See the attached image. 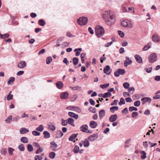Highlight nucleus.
Returning a JSON list of instances; mask_svg holds the SVG:
<instances>
[{"mask_svg":"<svg viewBox=\"0 0 160 160\" xmlns=\"http://www.w3.org/2000/svg\"><path fill=\"white\" fill-rule=\"evenodd\" d=\"M102 17L107 24L111 26L115 21V16L109 10L105 11L102 14Z\"/></svg>","mask_w":160,"mask_h":160,"instance_id":"obj_1","label":"nucleus"},{"mask_svg":"<svg viewBox=\"0 0 160 160\" xmlns=\"http://www.w3.org/2000/svg\"><path fill=\"white\" fill-rule=\"evenodd\" d=\"M95 34L98 38H100L102 36L105 32L103 28L99 26H97L95 28Z\"/></svg>","mask_w":160,"mask_h":160,"instance_id":"obj_2","label":"nucleus"},{"mask_svg":"<svg viewBox=\"0 0 160 160\" xmlns=\"http://www.w3.org/2000/svg\"><path fill=\"white\" fill-rule=\"evenodd\" d=\"M88 19L86 17H81L77 20V23L80 25H85L88 22Z\"/></svg>","mask_w":160,"mask_h":160,"instance_id":"obj_3","label":"nucleus"},{"mask_svg":"<svg viewBox=\"0 0 160 160\" xmlns=\"http://www.w3.org/2000/svg\"><path fill=\"white\" fill-rule=\"evenodd\" d=\"M157 59V56L156 53H152L149 56L148 60V62L151 63L156 62Z\"/></svg>","mask_w":160,"mask_h":160,"instance_id":"obj_4","label":"nucleus"},{"mask_svg":"<svg viewBox=\"0 0 160 160\" xmlns=\"http://www.w3.org/2000/svg\"><path fill=\"white\" fill-rule=\"evenodd\" d=\"M121 25L122 27H128L130 28H132L133 26L131 22L127 20L122 21Z\"/></svg>","mask_w":160,"mask_h":160,"instance_id":"obj_5","label":"nucleus"},{"mask_svg":"<svg viewBox=\"0 0 160 160\" xmlns=\"http://www.w3.org/2000/svg\"><path fill=\"white\" fill-rule=\"evenodd\" d=\"M88 126L86 124L83 125L80 127V129L81 131L83 132L91 133L92 132L88 129Z\"/></svg>","mask_w":160,"mask_h":160,"instance_id":"obj_6","label":"nucleus"},{"mask_svg":"<svg viewBox=\"0 0 160 160\" xmlns=\"http://www.w3.org/2000/svg\"><path fill=\"white\" fill-rule=\"evenodd\" d=\"M152 41L156 43L160 42V37L156 34H153L152 37Z\"/></svg>","mask_w":160,"mask_h":160,"instance_id":"obj_7","label":"nucleus"},{"mask_svg":"<svg viewBox=\"0 0 160 160\" xmlns=\"http://www.w3.org/2000/svg\"><path fill=\"white\" fill-rule=\"evenodd\" d=\"M141 100L142 101V104L144 105L146 102L150 103L151 102V99L149 97H144L142 98Z\"/></svg>","mask_w":160,"mask_h":160,"instance_id":"obj_8","label":"nucleus"},{"mask_svg":"<svg viewBox=\"0 0 160 160\" xmlns=\"http://www.w3.org/2000/svg\"><path fill=\"white\" fill-rule=\"evenodd\" d=\"M126 60L124 62V66L127 67L128 65H130L132 63V61L129 59L128 57H126Z\"/></svg>","mask_w":160,"mask_h":160,"instance_id":"obj_9","label":"nucleus"},{"mask_svg":"<svg viewBox=\"0 0 160 160\" xmlns=\"http://www.w3.org/2000/svg\"><path fill=\"white\" fill-rule=\"evenodd\" d=\"M98 136L97 134H92L89 137L88 139L90 141H93L96 139L98 138Z\"/></svg>","mask_w":160,"mask_h":160,"instance_id":"obj_10","label":"nucleus"},{"mask_svg":"<svg viewBox=\"0 0 160 160\" xmlns=\"http://www.w3.org/2000/svg\"><path fill=\"white\" fill-rule=\"evenodd\" d=\"M134 57L137 62L139 63H142V58L138 55L136 54L134 56Z\"/></svg>","mask_w":160,"mask_h":160,"instance_id":"obj_11","label":"nucleus"},{"mask_svg":"<svg viewBox=\"0 0 160 160\" xmlns=\"http://www.w3.org/2000/svg\"><path fill=\"white\" fill-rule=\"evenodd\" d=\"M69 94L67 92H62L60 94V98L62 99H66L67 98Z\"/></svg>","mask_w":160,"mask_h":160,"instance_id":"obj_12","label":"nucleus"},{"mask_svg":"<svg viewBox=\"0 0 160 160\" xmlns=\"http://www.w3.org/2000/svg\"><path fill=\"white\" fill-rule=\"evenodd\" d=\"M118 118L117 114H114L111 115L109 118V121L111 122H113L115 121Z\"/></svg>","mask_w":160,"mask_h":160,"instance_id":"obj_13","label":"nucleus"},{"mask_svg":"<svg viewBox=\"0 0 160 160\" xmlns=\"http://www.w3.org/2000/svg\"><path fill=\"white\" fill-rule=\"evenodd\" d=\"M110 70V67L108 65L106 66L104 68L103 72H104L108 75H109L110 73L111 72H109V71Z\"/></svg>","mask_w":160,"mask_h":160,"instance_id":"obj_14","label":"nucleus"},{"mask_svg":"<svg viewBox=\"0 0 160 160\" xmlns=\"http://www.w3.org/2000/svg\"><path fill=\"white\" fill-rule=\"evenodd\" d=\"M26 65V62L24 61H22L18 63V67L19 68H23L25 67Z\"/></svg>","mask_w":160,"mask_h":160,"instance_id":"obj_15","label":"nucleus"},{"mask_svg":"<svg viewBox=\"0 0 160 160\" xmlns=\"http://www.w3.org/2000/svg\"><path fill=\"white\" fill-rule=\"evenodd\" d=\"M97 123L94 121H92L90 122L89 126L92 128H95L97 127Z\"/></svg>","mask_w":160,"mask_h":160,"instance_id":"obj_16","label":"nucleus"},{"mask_svg":"<svg viewBox=\"0 0 160 160\" xmlns=\"http://www.w3.org/2000/svg\"><path fill=\"white\" fill-rule=\"evenodd\" d=\"M57 145L55 143L54 141L51 142V149L53 151H55L56 150V147Z\"/></svg>","mask_w":160,"mask_h":160,"instance_id":"obj_17","label":"nucleus"},{"mask_svg":"<svg viewBox=\"0 0 160 160\" xmlns=\"http://www.w3.org/2000/svg\"><path fill=\"white\" fill-rule=\"evenodd\" d=\"M56 135V138H61L63 135V133L60 130H58L56 132H54Z\"/></svg>","mask_w":160,"mask_h":160,"instance_id":"obj_18","label":"nucleus"},{"mask_svg":"<svg viewBox=\"0 0 160 160\" xmlns=\"http://www.w3.org/2000/svg\"><path fill=\"white\" fill-rule=\"evenodd\" d=\"M29 130L27 128H22L20 130V133L21 134H24L28 132H29Z\"/></svg>","mask_w":160,"mask_h":160,"instance_id":"obj_19","label":"nucleus"},{"mask_svg":"<svg viewBox=\"0 0 160 160\" xmlns=\"http://www.w3.org/2000/svg\"><path fill=\"white\" fill-rule=\"evenodd\" d=\"M105 114V111L104 110H101L99 111V115L100 119H102Z\"/></svg>","mask_w":160,"mask_h":160,"instance_id":"obj_20","label":"nucleus"},{"mask_svg":"<svg viewBox=\"0 0 160 160\" xmlns=\"http://www.w3.org/2000/svg\"><path fill=\"white\" fill-rule=\"evenodd\" d=\"M68 115L70 117L73 118L77 119L78 118V114H76L74 113L69 112L68 113Z\"/></svg>","mask_w":160,"mask_h":160,"instance_id":"obj_21","label":"nucleus"},{"mask_svg":"<svg viewBox=\"0 0 160 160\" xmlns=\"http://www.w3.org/2000/svg\"><path fill=\"white\" fill-rule=\"evenodd\" d=\"M82 51V49L81 48L75 49L74 50V52H76L75 53L76 56H79L80 55L81 52Z\"/></svg>","mask_w":160,"mask_h":160,"instance_id":"obj_22","label":"nucleus"},{"mask_svg":"<svg viewBox=\"0 0 160 160\" xmlns=\"http://www.w3.org/2000/svg\"><path fill=\"white\" fill-rule=\"evenodd\" d=\"M20 141L23 143H26L28 142V138L23 137L21 138Z\"/></svg>","mask_w":160,"mask_h":160,"instance_id":"obj_23","label":"nucleus"},{"mask_svg":"<svg viewBox=\"0 0 160 160\" xmlns=\"http://www.w3.org/2000/svg\"><path fill=\"white\" fill-rule=\"evenodd\" d=\"M68 122L69 124L71 125L73 127H75V124L74 123V119L71 118H69L68 120Z\"/></svg>","mask_w":160,"mask_h":160,"instance_id":"obj_24","label":"nucleus"},{"mask_svg":"<svg viewBox=\"0 0 160 160\" xmlns=\"http://www.w3.org/2000/svg\"><path fill=\"white\" fill-rule=\"evenodd\" d=\"M72 110L76 111L78 113H80L81 112V109L78 107L77 106H72Z\"/></svg>","mask_w":160,"mask_h":160,"instance_id":"obj_25","label":"nucleus"},{"mask_svg":"<svg viewBox=\"0 0 160 160\" xmlns=\"http://www.w3.org/2000/svg\"><path fill=\"white\" fill-rule=\"evenodd\" d=\"M57 88L58 89L62 88L63 86V83L61 81H58L56 83Z\"/></svg>","mask_w":160,"mask_h":160,"instance_id":"obj_26","label":"nucleus"},{"mask_svg":"<svg viewBox=\"0 0 160 160\" xmlns=\"http://www.w3.org/2000/svg\"><path fill=\"white\" fill-rule=\"evenodd\" d=\"M151 43H149L147 45H145L142 48L143 51H146L150 48H151Z\"/></svg>","mask_w":160,"mask_h":160,"instance_id":"obj_27","label":"nucleus"},{"mask_svg":"<svg viewBox=\"0 0 160 160\" xmlns=\"http://www.w3.org/2000/svg\"><path fill=\"white\" fill-rule=\"evenodd\" d=\"M44 135V138H49L50 137V134L49 132L47 131H44L43 132Z\"/></svg>","mask_w":160,"mask_h":160,"instance_id":"obj_28","label":"nucleus"},{"mask_svg":"<svg viewBox=\"0 0 160 160\" xmlns=\"http://www.w3.org/2000/svg\"><path fill=\"white\" fill-rule=\"evenodd\" d=\"M89 145V142L88 139H86L83 142V146L85 147H87Z\"/></svg>","mask_w":160,"mask_h":160,"instance_id":"obj_29","label":"nucleus"},{"mask_svg":"<svg viewBox=\"0 0 160 160\" xmlns=\"http://www.w3.org/2000/svg\"><path fill=\"white\" fill-rule=\"evenodd\" d=\"M36 130L38 131L42 132L44 130V127L42 125H40L38 127L36 128Z\"/></svg>","mask_w":160,"mask_h":160,"instance_id":"obj_30","label":"nucleus"},{"mask_svg":"<svg viewBox=\"0 0 160 160\" xmlns=\"http://www.w3.org/2000/svg\"><path fill=\"white\" fill-rule=\"evenodd\" d=\"M110 109L111 112L114 113L115 111L118 110V108L117 106H113L111 107Z\"/></svg>","mask_w":160,"mask_h":160,"instance_id":"obj_31","label":"nucleus"},{"mask_svg":"<svg viewBox=\"0 0 160 160\" xmlns=\"http://www.w3.org/2000/svg\"><path fill=\"white\" fill-rule=\"evenodd\" d=\"M15 80L14 77H11L10 78L9 80L8 81L7 83L8 84H11Z\"/></svg>","mask_w":160,"mask_h":160,"instance_id":"obj_32","label":"nucleus"},{"mask_svg":"<svg viewBox=\"0 0 160 160\" xmlns=\"http://www.w3.org/2000/svg\"><path fill=\"white\" fill-rule=\"evenodd\" d=\"M18 148L21 151H23L25 150L24 146L22 144H21L19 145Z\"/></svg>","mask_w":160,"mask_h":160,"instance_id":"obj_33","label":"nucleus"},{"mask_svg":"<svg viewBox=\"0 0 160 160\" xmlns=\"http://www.w3.org/2000/svg\"><path fill=\"white\" fill-rule=\"evenodd\" d=\"M78 61L79 59L78 58L75 57L72 59L73 63L74 65H77L78 63Z\"/></svg>","mask_w":160,"mask_h":160,"instance_id":"obj_34","label":"nucleus"},{"mask_svg":"<svg viewBox=\"0 0 160 160\" xmlns=\"http://www.w3.org/2000/svg\"><path fill=\"white\" fill-rule=\"evenodd\" d=\"M27 149L29 152H32L33 151V147L32 145L29 144L27 146Z\"/></svg>","mask_w":160,"mask_h":160,"instance_id":"obj_35","label":"nucleus"},{"mask_svg":"<svg viewBox=\"0 0 160 160\" xmlns=\"http://www.w3.org/2000/svg\"><path fill=\"white\" fill-rule=\"evenodd\" d=\"M77 134H72L69 138V140L70 141H72L76 137Z\"/></svg>","mask_w":160,"mask_h":160,"instance_id":"obj_36","label":"nucleus"},{"mask_svg":"<svg viewBox=\"0 0 160 160\" xmlns=\"http://www.w3.org/2000/svg\"><path fill=\"white\" fill-rule=\"evenodd\" d=\"M112 95L111 93L108 92L103 94V98H108L111 96Z\"/></svg>","mask_w":160,"mask_h":160,"instance_id":"obj_37","label":"nucleus"},{"mask_svg":"<svg viewBox=\"0 0 160 160\" xmlns=\"http://www.w3.org/2000/svg\"><path fill=\"white\" fill-rule=\"evenodd\" d=\"M140 153L142 154L141 158L142 159H144L146 158V153L144 151H142L140 152Z\"/></svg>","mask_w":160,"mask_h":160,"instance_id":"obj_38","label":"nucleus"},{"mask_svg":"<svg viewBox=\"0 0 160 160\" xmlns=\"http://www.w3.org/2000/svg\"><path fill=\"white\" fill-rule=\"evenodd\" d=\"M9 36V35L8 33H5L4 34H0V37L2 38H8Z\"/></svg>","mask_w":160,"mask_h":160,"instance_id":"obj_39","label":"nucleus"},{"mask_svg":"<svg viewBox=\"0 0 160 160\" xmlns=\"http://www.w3.org/2000/svg\"><path fill=\"white\" fill-rule=\"evenodd\" d=\"M12 92L10 91L7 97V100L8 101L10 100L13 98V95L11 94Z\"/></svg>","mask_w":160,"mask_h":160,"instance_id":"obj_40","label":"nucleus"},{"mask_svg":"<svg viewBox=\"0 0 160 160\" xmlns=\"http://www.w3.org/2000/svg\"><path fill=\"white\" fill-rule=\"evenodd\" d=\"M39 25L41 26H44L46 24L45 22L43 19H40L38 21Z\"/></svg>","mask_w":160,"mask_h":160,"instance_id":"obj_41","label":"nucleus"},{"mask_svg":"<svg viewBox=\"0 0 160 160\" xmlns=\"http://www.w3.org/2000/svg\"><path fill=\"white\" fill-rule=\"evenodd\" d=\"M79 147L78 146H76L73 149V151L74 153H76L79 152Z\"/></svg>","mask_w":160,"mask_h":160,"instance_id":"obj_42","label":"nucleus"},{"mask_svg":"<svg viewBox=\"0 0 160 160\" xmlns=\"http://www.w3.org/2000/svg\"><path fill=\"white\" fill-rule=\"evenodd\" d=\"M8 152L9 154L10 155H12L13 154V152L14 151V149L12 148L9 147L8 148Z\"/></svg>","mask_w":160,"mask_h":160,"instance_id":"obj_43","label":"nucleus"},{"mask_svg":"<svg viewBox=\"0 0 160 160\" xmlns=\"http://www.w3.org/2000/svg\"><path fill=\"white\" fill-rule=\"evenodd\" d=\"M125 103V101L124 99L122 98H120V101L119 102V105L120 106L122 105V104H124Z\"/></svg>","mask_w":160,"mask_h":160,"instance_id":"obj_44","label":"nucleus"},{"mask_svg":"<svg viewBox=\"0 0 160 160\" xmlns=\"http://www.w3.org/2000/svg\"><path fill=\"white\" fill-rule=\"evenodd\" d=\"M109 86V83H106L104 84H102L100 85V87L102 89L105 88Z\"/></svg>","mask_w":160,"mask_h":160,"instance_id":"obj_45","label":"nucleus"},{"mask_svg":"<svg viewBox=\"0 0 160 160\" xmlns=\"http://www.w3.org/2000/svg\"><path fill=\"white\" fill-rule=\"evenodd\" d=\"M69 88L74 91L79 90L81 89V87L79 86H76L74 87H70Z\"/></svg>","mask_w":160,"mask_h":160,"instance_id":"obj_46","label":"nucleus"},{"mask_svg":"<svg viewBox=\"0 0 160 160\" xmlns=\"http://www.w3.org/2000/svg\"><path fill=\"white\" fill-rule=\"evenodd\" d=\"M123 85L125 88L127 89L129 88L130 84L128 82H125L123 83Z\"/></svg>","mask_w":160,"mask_h":160,"instance_id":"obj_47","label":"nucleus"},{"mask_svg":"<svg viewBox=\"0 0 160 160\" xmlns=\"http://www.w3.org/2000/svg\"><path fill=\"white\" fill-rule=\"evenodd\" d=\"M119 73L120 74L123 75L125 73V71L124 69H118Z\"/></svg>","mask_w":160,"mask_h":160,"instance_id":"obj_48","label":"nucleus"},{"mask_svg":"<svg viewBox=\"0 0 160 160\" xmlns=\"http://www.w3.org/2000/svg\"><path fill=\"white\" fill-rule=\"evenodd\" d=\"M129 111L130 112H132L133 111H137L138 110V108L134 107H130L129 108Z\"/></svg>","mask_w":160,"mask_h":160,"instance_id":"obj_49","label":"nucleus"},{"mask_svg":"<svg viewBox=\"0 0 160 160\" xmlns=\"http://www.w3.org/2000/svg\"><path fill=\"white\" fill-rule=\"evenodd\" d=\"M62 122H61V124L62 126H65L68 123L67 120H64L63 119H62Z\"/></svg>","mask_w":160,"mask_h":160,"instance_id":"obj_50","label":"nucleus"},{"mask_svg":"<svg viewBox=\"0 0 160 160\" xmlns=\"http://www.w3.org/2000/svg\"><path fill=\"white\" fill-rule=\"evenodd\" d=\"M78 97V95L77 94H74L73 95L72 98H71V101L73 102L76 100Z\"/></svg>","mask_w":160,"mask_h":160,"instance_id":"obj_51","label":"nucleus"},{"mask_svg":"<svg viewBox=\"0 0 160 160\" xmlns=\"http://www.w3.org/2000/svg\"><path fill=\"white\" fill-rule=\"evenodd\" d=\"M43 150V148L42 147H40L36 151V154H38L40 152H42Z\"/></svg>","mask_w":160,"mask_h":160,"instance_id":"obj_52","label":"nucleus"},{"mask_svg":"<svg viewBox=\"0 0 160 160\" xmlns=\"http://www.w3.org/2000/svg\"><path fill=\"white\" fill-rule=\"evenodd\" d=\"M34 158L35 160H42V157L41 156L36 155Z\"/></svg>","mask_w":160,"mask_h":160,"instance_id":"obj_53","label":"nucleus"},{"mask_svg":"<svg viewBox=\"0 0 160 160\" xmlns=\"http://www.w3.org/2000/svg\"><path fill=\"white\" fill-rule=\"evenodd\" d=\"M32 134L35 136H39L40 134V133L37 131H34L32 132Z\"/></svg>","mask_w":160,"mask_h":160,"instance_id":"obj_54","label":"nucleus"},{"mask_svg":"<svg viewBox=\"0 0 160 160\" xmlns=\"http://www.w3.org/2000/svg\"><path fill=\"white\" fill-rule=\"evenodd\" d=\"M96 108H92L90 107L89 108V110L90 112H92L93 113H95L96 112Z\"/></svg>","mask_w":160,"mask_h":160,"instance_id":"obj_55","label":"nucleus"},{"mask_svg":"<svg viewBox=\"0 0 160 160\" xmlns=\"http://www.w3.org/2000/svg\"><path fill=\"white\" fill-rule=\"evenodd\" d=\"M7 123H10L12 121V117L10 116L8 118L5 120Z\"/></svg>","mask_w":160,"mask_h":160,"instance_id":"obj_56","label":"nucleus"},{"mask_svg":"<svg viewBox=\"0 0 160 160\" xmlns=\"http://www.w3.org/2000/svg\"><path fill=\"white\" fill-rule=\"evenodd\" d=\"M140 101L138 100L135 101L134 103V105L136 107H139L140 105Z\"/></svg>","mask_w":160,"mask_h":160,"instance_id":"obj_57","label":"nucleus"},{"mask_svg":"<svg viewBox=\"0 0 160 160\" xmlns=\"http://www.w3.org/2000/svg\"><path fill=\"white\" fill-rule=\"evenodd\" d=\"M7 152V149L6 148H3L1 149V152L2 154L5 155Z\"/></svg>","mask_w":160,"mask_h":160,"instance_id":"obj_58","label":"nucleus"},{"mask_svg":"<svg viewBox=\"0 0 160 160\" xmlns=\"http://www.w3.org/2000/svg\"><path fill=\"white\" fill-rule=\"evenodd\" d=\"M138 113L137 112H133L132 113V118H134L138 116Z\"/></svg>","mask_w":160,"mask_h":160,"instance_id":"obj_59","label":"nucleus"},{"mask_svg":"<svg viewBox=\"0 0 160 160\" xmlns=\"http://www.w3.org/2000/svg\"><path fill=\"white\" fill-rule=\"evenodd\" d=\"M118 33L119 36L123 38L124 36V33L122 31H118Z\"/></svg>","mask_w":160,"mask_h":160,"instance_id":"obj_60","label":"nucleus"},{"mask_svg":"<svg viewBox=\"0 0 160 160\" xmlns=\"http://www.w3.org/2000/svg\"><path fill=\"white\" fill-rule=\"evenodd\" d=\"M152 69V67L145 68V69L146 70V72L148 73L151 72Z\"/></svg>","mask_w":160,"mask_h":160,"instance_id":"obj_61","label":"nucleus"},{"mask_svg":"<svg viewBox=\"0 0 160 160\" xmlns=\"http://www.w3.org/2000/svg\"><path fill=\"white\" fill-rule=\"evenodd\" d=\"M63 62L65 63L67 65H68L69 62L66 58H65L63 60Z\"/></svg>","mask_w":160,"mask_h":160,"instance_id":"obj_62","label":"nucleus"},{"mask_svg":"<svg viewBox=\"0 0 160 160\" xmlns=\"http://www.w3.org/2000/svg\"><path fill=\"white\" fill-rule=\"evenodd\" d=\"M33 145L34 147H36V148H39V147H40V145L38 143L36 142H33Z\"/></svg>","mask_w":160,"mask_h":160,"instance_id":"obj_63","label":"nucleus"},{"mask_svg":"<svg viewBox=\"0 0 160 160\" xmlns=\"http://www.w3.org/2000/svg\"><path fill=\"white\" fill-rule=\"evenodd\" d=\"M24 72L23 71H19L17 73V75L18 76L22 75L24 73Z\"/></svg>","mask_w":160,"mask_h":160,"instance_id":"obj_64","label":"nucleus"}]
</instances>
